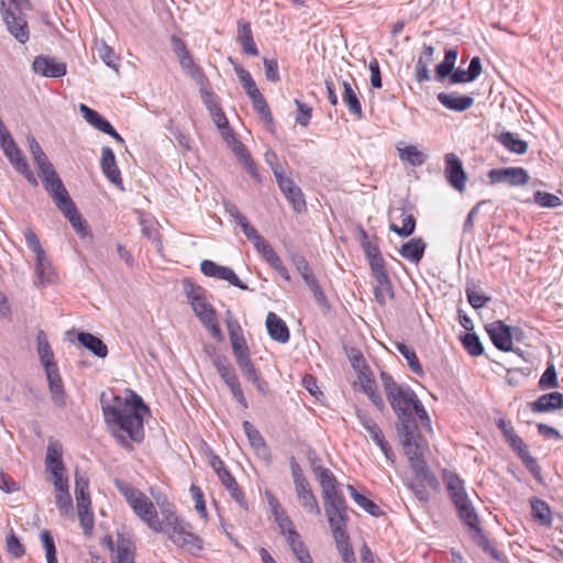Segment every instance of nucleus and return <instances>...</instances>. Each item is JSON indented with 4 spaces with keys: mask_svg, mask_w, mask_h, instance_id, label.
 <instances>
[{
    "mask_svg": "<svg viewBox=\"0 0 563 563\" xmlns=\"http://www.w3.org/2000/svg\"><path fill=\"white\" fill-rule=\"evenodd\" d=\"M35 273L41 284L51 283L53 280L54 272L51 263L46 258V254L44 256H40L35 261Z\"/></svg>",
    "mask_w": 563,
    "mask_h": 563,
    "instance_id": "nucleus-46",
    "label": "nucleus"
},
{
    "mask_svg": "<svg viewBox=\"0 0 563 563\" xmlns=\"http://www.w3.org/2000/svg\"><path fill=\"white\" fill-rule=\"evenodd\" d=\"M485 329L496 349L503 352L514 351L510 325H507L504 321L497 320L488 323Z\"/></svg>",
    "mask_w": 563,
    "mask_h": 563,
    "instance_id": "nucleus-15",
    "label": "nucleus"
},
{
    "mask_svg": "<svg viewBox=\"0 0 563 563\" xmlns=\"http://www.w3.org/2000/svg\"><path fill=\"white\" fill-rule=\"evenodd\" d=\"M77 340L84 347L89 350L93 355L100 358H104L108 355L107 345L98 336L81 331L77 334Z\"/></svg>",
    "mask_w": 563,
    "mask_h": 563,
    "instance_id": "nucleus-24",
    "label": "nucleus"
},
{
    "mask_svg": "<svg viewBox=\"0 0 563 563\" xmlns=\"http://www.w3.org/2000/svg\"><path fill=\"white\" fill-rule=\"evenodd\" d=\"M444 483L446 485V489L449 492L450 498L455 506L457 515L462 522L470 529L473 539L482 548V550L489 554L494 560L498 562H503L505 555L496 550L494 545L490 543L488 538L484 534L481 526L478 516L475 511V508L472 505V501L465 490L464 482L460 478L459 475L454 473H445Z\"/></svg>",
    "mask_w": 563,
    "mask_h": 563,
    "instance_id": "nucleus-2",
    "label": "nucleus"
},
{
    "mask_svg": "<svg viewBox=\"0 0 563 563\" xmlns=\"http://www.w3.org/2000/svg\"><path fill=\"white\" fill-rule=\"evenodd\" d=\"M397 430L415 475L421 477L430 488L438 489L439 482L423 460L427 444L418 430L417 422L397 426Z\"/></svg>",
    "mask_w": 563,
    "mask_h": 563,
    "instance_id": "nucleus-3",
    "label": "nucleus"
},
{
    "mask_svg": "<svg viewBox=\"0 0 563 563\" xmlns=\"http://www.w3.org/2000/svg\"><path fill=\"white\" fill-rule=\"evenodd\" d=\"M44 188L51 195L64 187V184L57 175L55 168L41 175Z\"/></svg>",
    "mask_w": 563,
    "mask_h": 563,
    "instance_id": "nucleus-56",
    "label": "nucleus"
},
{
    "mask_svg": "<svg viewBox=\"0 0 563 563\" xmlns=\"http://www.w3.org/2000/svg\"><path fill=\"white\" fill-rule=\"evenodd\" d=\"M478 288L479 286L474 282H468L465 288L467 301L475 310L483 308L492 299L489 296L478 294Z\"/></svg>",
    "mask_w": 563,
    "mask_h": 563,
    "instance_id": "nucleus-40",
    "label": "nucleus"
},
{
    "mask_svg": "<svg viewBox=\"0 0 563 563\" xmlns=\"http://www.w3.org/2000/svg\"><path fill=\"white\" fill-rule=\"evenodd\" d=\"M235 73L243 88L246 90L247 96L254 95L258 91L255 81L253 80L251 74L247 70L238 66L235 67Z\"/></svg>",
    "mask_w": 563,
    "mask_h": 563,
    "instance_id": "nucleus-62",
    "label": "nucleus"
},
{
    "mask_svg": "<svg viewBox=\"0 0 563 563\" xmlns=\"http://www.w3.org/2000/svg\"><path fill=\"white\" fill-rule=\"evenodd\" d=\"M430 487L421 477L416 475V478L410 484V489L413 495L422 503H427L430 499V494L427 489Z\"/></svg>",
    "mask_w": 563,
    "mask_h": 563,
    "instance_id": "nucleus-63",
    "label": "nucleus"
},
{
    "mask_svg": "<svg viewBox=\"0 0 563 563\" xmlns=\"http://www.w3.org/2000/svg\"><path fill=\"white\" fill-rule=\"evenodd\" d=\"M230 136L232 139V144H231L232 152L235 154L239 162L246 167L247 172L253 177H255L256 168L254 166V163L252 161V157H251L246 146L242 142L236 140L235 136L233 135V133H230Z\"/></svg>",
    "mask_w": 563,
    "mask_h": 563,
    "instance_id": "nucleus-30",
    "label": "nucleus"
},
{
    "mask_svg": "<svg viewBox=\"0 0 563 563\" xmlns=\"http://www.w3.org/2000/svg\"><path fill=\"white\" fill-rule=\"evenodd\" d=\"M287 542L300 563H313L309 551L300 540V536L295 529H290L289 536H287Z\"/></svg>",
    "mask_w": 563,
    "mask_h": 563,
    "instance_id": "nucleus-29",
    "label": "nucleus"
},
{
    "mask_svg": "<svg viewBox=\"0 0 563 563\" xmlns=\"http://www.w3.org/2000/svg\"><path fill=\"white\" fill-rule=\"evenodd\" d=\"M162 515L163 530L158 533L167 534L174 544L189 552L195 553L202 550V540L191 532L190 523L183 520L175 511L168 508H162Z\"/></svg>",
    "mask_w": 563,
    "mask_h": 563,
    "instance_id": "nucleus-5",
    "label": "nucleus"
},
{
    "mask_svg": "<svg viewBox=\"0 0 563 563\" xmlns=\"http://www.w3.org/2000/svg\"><path fill=\"white\" fill-rule=\"evenodd\" d=\"M217 279L227 280L232 286H235L242 290H246L247 286L236 276L233 269L227 266H219V269L217 272V276L214 277Z\"/></svg>",
    "mask_w": 563,
    "mask_h": 563,
    "instance_id": "nucleus-53",
    "label": "nucleus"
},
{
    "mask_svg": "<svg viewBox=\"0 0 563 563\" xmlns=\"http://www.w3.org/2000/svg\"><path fill=\"white\" fill-rule=\"evenodd\" d=\"M324 512L331 528L333 538L349 536L346 533V522L349 520V507L346 500L324 505Z\"/></svg>",
    "mask_w": 563,
    "mask_h": 563,
    "instance_id": "nucleus-10",
    "label": "nucleus"
},
{
    "mask_svg": "<svg viewBox=\"0 0 563 563\" xmlns=\"http://www.w3.org/2000/svg\"><path fill=\"white\" fill-rule=\"evenodd\" d=\"M32 70L45 78H62L67 74V66L54 57L38 55L32 63Z\"/></svg>",
    "mask_w": 563,
    "mask_h": 563,
    "instance_id": "nucleus-13",
    "label": "nucleus"
},
{
    "mask_svg": "<svg viewBox=\"0 0 563 563\" xmlns=\"http://www.w3.org/2000/svg\"><path fill=\"white\" fill-rule=\"evenodd\" d=\"M362 389L377 409L383 410L385 408L384 400L377 391L376 384L373 379L366 378L362 384Z\"/></svg>",
    "mask_w": 563,
    "mask_h": 563,
    "instance_id": "nucleus-52",
    "label": "nucleus"
},
{
    "mask_svg": "<svg viewBox=\"0 0 563 563\" xmlns=\"http://www.w3.org/2000/svg\"><path fill=\"white\" fill-rule=\"evenodd\" d=\"M445 177L448 183L457 191L465 189L466 174L461 158L454 153H448L444 156Z\"/></svg>",
    "mask_w": 563,
    "mask_h": 563,
    "instance_id": "nucleus-14",
    "label": "nucleus"
},
{
    "mask_svg": "<svg viewBox=\"0 0 563 563\" xmlns=\"http://www.w3.org/2000/svg\"><path fill=\"white\" fill-rule=\"evenodd\" d=\"M238 224L241 227L243 233L245 236L253 243V245L256 247L260 244H263L265 239L257 232V230L250 224L246 217L242 218Z\"/></svg>",
    "mask_w": 563,
    "mask_h": 563,
    "instance_id": "nucleus-58",
    "label": "nucleus"
},
{
    "mask_svg": "<svg viewBox=\"0 0 563 563\" xmlns=\"http://www.w3.org/2000/svg\"><path fill=\"white\" fill-rule=\"evenodd\" d=\"M284 195L297 212H300L302 209L306 208L303 194L298 186L294 187L291 190Z\"/></svg>",
    "mask_w": 563,
    "mask_h": 563,
    "instance_id": "nucleus-64",
    "label": "nucleus"
},
{
    "mask_svg": "<svg viewBox=\"0 0 563 563\" xmlns=\"http://www.w3.org/2000/svg\"><path fill=\"white\" fill-rule=\"evenodd\" d=\"M463 347L472 355L479 356L484 353V346L475 333H466L461 338Z\"/></svg>",
    "mask_w": 563,
    "mask_h": 563,
    "instance_id": "nucleus-49",
    "label": "nucleus"
},
{
    "mask_svg": "<svg viewBox=\"0 0 563 563\" xmlns=\"http://www.w3.org/2000/svg\"><path fill=\"white\" fill-rule=\"evenodd\" d=\"M538 386L541 390L552 389L559 386L558 374L553 363L548 362V366L541 375Z\"/></svg>",
    "mask_w": 563,
    "mask_h": 563,
    "instance_id": "nucleus-47",
    "label": "nucleus"
},
{
    "mask_svg": "<svg viewBox=\"0 0 563 563\" xmlns=\"http://www.w3.org/2000/svg\"><path fill=\"white\" fill-rule=\"evenodd\" d=\"M396 349L407 361L410 371L413 374L421 376L423 374V369H422V366L418 360V356H417L415 350L407 346L402 342H397Z\"/></svg>",
    "mask_w": 563,
    "mask_h": 563,
    "instance_id": "nucleus-37",
    "label": "nucleus"
},
{
    "mask_svg": "<svg viewBox=\"0 0 563 563\" xmlns=\"http://www.w3.org/2000/svg\"><path fill=\"white\" fill-rule=\"evenodd\" d=\"M266 329L269 336L279 343L289 341V330L285 321L275 312H268L266 317Z\"/></svg>",
    "mask_w": 563,
    "mask_h": 563,
    "instance_id": "nucleus-21",
    "label": "nucleus"
},
{
    "mask_svg": "<svg viewBox=\"0 0 563 563\" xmlns=\"http://www.w3.org/2000/svg\"><path fill=\"white\" fill-rule=\"evenodd\" d=\"M243 430L253 448H255L257 451H264L265 453L267 452L264 438L250 421L243 422Z\"/></svg>",
    "mask_w": 563,
    "mask_h": 563,
    "instance_id": "nucleus-44",
    "label": "nucleus"
},
{
    "mask_svg": "<svg viewBox=\"0 0 563 563\" xmlns=\"http://www.w3.org/2000/svg\"><path fill=\"white\" fill-rule=\"evenodd\" d=\"M533 199L536 203L543 208H556L562 206V200L560 197L545 191H536Z\"/></svg>",
    "mask_w": 563,
    "mask_h": 563,
    "instance_id": "nucleus-54",
    "label": "nucleus"
},
{
    "mask_svg": "<svg viewBox=\"0 0 563 563\" xmlns=\"http://www.w3.org/2000/svg\"><path fill=\"white\" fill-rule=\"evenodd\" d=\"M96 47L100 59L115 73H119L118 55L103 40L96 41Z\"/></svg>",
    "mask_w": 563,
    "mask_h": 563,
    "instance_id": "nucleus-36",
    "label": "nucleus"
},
{
    "mask_svg": "<svg viewBox=\"0 0 563 563\" xmlns=\"http://www.w3.org/2000/svg\"><path fill=\"white\" fill-rule=\"evenodd\" d=\"M113 563H134V547L129 539L121 534L118 537Z\"/></svg>",
    "mask_w": 563,
    "mask_h": 563,
    "instance_id": "nucleus-32",
    "label": "nucleus"
},
{
    "mask_svg": "<svg viewBox=\"0 0 563 563\" xmlns=\"http://www.w3.org/2000/svg\"><path fill=\"white\" fill-rule=\"evenodd\" d=\"M37 353L45 372H49L57 367L54 361V353L46 339L44 331L40 330L37 334Z\"/></svg>",
    "mask_w": 563,
    "mask_h": 563,
    "instance_id": "nucleus-26",
    "label": "nucleus"
},
{
    "mask_svg": "<svg viewBox=\"0 0 563 563\" xmlns=\"http://www.w3.org/2000/svg\"><path fill=\"white\" fill-rule=\"evenodd\" d=\"M347 490L352 497V499L361 507L363 508L365 511H367L368 514L373 515V516H379L380 515V509L379 507L374 503L372 501L371 499H368L367 497H365L364 495H362L361 493H358L354 486L352 485H347Z\"/></svg>",
    "mask_w": 563,
    "mask_h": 563,
    "instance_id": "nucleus-41",
    "label": "nucleus"
},
{
    "mask_svg": "<svg viewBox=\"0 0 563 563\" xmlns=\"http://www.w3.org/2000/svg\"><path fill=\"white\" fill-rule=\"evenodd\" d=\"M426 246L421 238L411 239L401 245L399 253L404 258L417 264L423 257Z\"/></svg>",
    "mask_w": 563,
    "mask_h": 563,
    "instance_id": "nucleus-25",
    "label": "nucleus"
},
{
    "mask_svg": "<svg viewBox=\"0 0 563 563\" xmlns=\"http://www.w3.org/2000/svg\"><path fill=\"white\" fill-rule=\"evenodd\" d=\"M401 227L397 225L396 223H390L389 229L390 231L397 233L399 236L408 238L410 236L416 229V218L411 213H406L405 211H401Z\"/></svg>",
    "mask_w": 563,
    "mask_h": 563,
    "instance_id": "nucleus-39",
    "label": "nucleus"
},
{
    "mask_svg": "<svg viewBox=\"0 0 563 563\" xmlns=\"http://www.w3.org/2000/svg\"><path fill=\"white\" fill-rule=\"evenodd\" d=\"M45 374L54 405H56L59 408L65 407L66 393L58 368L56 367L54 369H51L49 372H45Z\"/></svg>",
    "mask_w": 563,
    "mask_h": 563,
    "instance_id": "nucleus-22",
    "label": "nucleus"
},
{
    "mask_svg": "<svg viewBox=\"0 0 563 563\" xmlns=\"http://www.w3.org/2000/svg\"><path fill=\"white\" fill-rule=\"evenodd\" d=\"M376 280V285L374 287V296H375V300L380 305V306H384L386 303V298L387 297H390L393 298L394 297V291H393V285H391V282L389 279V277H385V280L380 282V278L378 279H375Z\"/></svg>",
    "mask_w": 563,
    "mask_h": 563,
    "instance_id": "nucleus-45",
    "label": "nucleus"
},
{
    "mask_svg": "<svg viewBox=\"0 0 563 563\" xmlns=\"http://www.w3.org/2000/svg\"><path fill=\"white\" fill-rule=\"evenodd\" d=\"M492 184H508L509 186H523L529 183L530 176L522 167L494 168L488 172Z\"/></svg>",
    "mask_w": 563,
    "mask_h": 563,
    "instance_id": "nucleus-12",
    "label": "nucleus"
},
{
    "mask_svg": "<svg viewBox=\"0 0 563 563\" xmlns=\"http://www.w3.org/2000/svg\"><path fill=\"white\" fill-rule=\"evenodd\" d=\"M63 451L59 443H49L47 446L45 463L46 470L51 474L54 472L64 473L65 465L63 463Z\"/></svg>",
    "mask_w": 563,
    "mask_h": 563,
    "instance_id": "nucleus-28",
    "label": "nucleus"
},
{
    "mask_svg": "<svg viewBox=\"0 0 563 563\" xmlns=\"http://www.w3.org/2000/svg\"><path fill=\"white\" fill-rule=\"evenodd\" d=\"M343 86V93H342V100L349 108V111L356 115L358 119L363 117L362 106L361 101L358 99L357 93L353 89L352 85L347 81H342Z\"/></svg>",
    "mask_w": 563,
    "mask_h": 563,
    "instance_id": "nucleus-31",
    "label": "nucleus"
},
{
    "mask_svg": "<svg viewBox=\"0 0 563 563\" xmlns=\"http://www.w3.org/2000/svg\"><path fill=\"white\" fill-rule=\"evenodd\" d=\"M205 103L209 109L216 125L221 130L229 129L228 119L219 106L208 100L207 98H205Z\"/></svg>",
    "mask_w": 563,
    "mask_h": 563,
    "instance_id": "nucleus-60",
    "label": "nucleus"
},
{
    "mask_svg": "<svg viewBox=\"0 0 563 563\" xmlns=\"http://www.w3.org/2000/svg\"><path fill=\"white\" fill-rule=\"evenodd\" d=\"M533 412H549L563 408V394L559 391H551L541 395L530 404Z\"/></svg>",
    "mask_w": 563,
    "mask_h": 563,
    "instance_id": "nucleus-19",
    "label": "nucleus"
},
{
    "mask_svg": "<svg viewBox=\"0 0 563 563\" xmlns=\"http://www.w3.org/2000/svg\"><path fill=\"white\" fill-rule=\"evenodd\" d=\"M49 196L63 214L69 213L76 207L65 186Z\"/></svg>",
    "mask_w": 563,
    "mask_h": 563,
    "instance_id": "nucleus-42",
    "label": "nucleus"
},
{
    "mask_svg": "<svg viewBox=\"0 0 563 563\" xmlns=\"http://www.w3.org/2000/svg\"><path fill=\"white\" fill-rule=\"evenodd\" d=\"M357 419L363 428L368 432L372 440L375 442H382L384 439L383 432L377 423L365 413H357Z\"/></svg>",
    "mask_w": 563,
    "mask_h": 563,
    "instance_id": "nucleus-48",
    "label": "nucleus"
},
{
    "mask_svg": "<svg viewBox=\"0 0 563 563\" xmlns=\"http://www.w3.org/2000/svg\"><path fill=\"white\" fill-rule=\"evenodd\" d=\"M292 261H294V265L296 266L298 273L301 275L306 285L308 287L314 286V284H317L318 280L314 277V275H313L308 262L305 260V257L301 255H295Z\"/></svg>",
    "mask_w": 563,
    "mask_h": 563,
    "instance_id": "nucleus-43",
    "label": "nucleus"
},
{
    "mask_svg": "<svg viewBox=\"0 0 563 563\" xmlns=\"http://www.w3.org/2000/svg\"><path fill=\"white\" fill-rule=\"evenodd\" d=\"M32 11L30 0H0L2 20L11 35H29L27 12Z\"/></svg>",
    "mask_w": 563,
    "mask_h": 563,
    "instance_id": "nucleus-7",
    "label": "nucleus"
},
{
    "mask_svg": "<svg viewBox=\"0 0 563 563\" xmlns=\"http://www.w3.org/2000/svg\"><path fill=\"white\" fill-rule=\"evenodd\" d=\"M185 292L191 308L199 319L202 321H211L210 317L216 314V310L206 299L205 289L194 284H185Z\"/></svg>",
    "mask_w": 563,
    "mask_h": 563,
    "instance_id": "nucleus-11",
    "label": "nucleus"
},
{
    "mask_svg": "<svg viewBox=\"0 0 563 563\" xmlns=\"http://www.w3.org/2000/svg\"><path fill=\"white\" fill-rule=\"evenodd\" d=\"M227 328L235 360L250 356V349L239 321L233 318L227 319Z\"/></svg>",
    "mask_w": 563,
    "mask_h": 563,
    "instance_id": "nucleus-16",
    "label": "nucleus"
},
{
    "mask_svg": "<svg viewBox=\"0 0 563 563\" xmlns=\"http://www.w3.org/2000/svg\"><path fill=\"white\" fill-rule=\"evenodd\" d=\"M312 468L320 483L324 505L345 500L343 493L340 490L339 482L330 470L314 464Z\"/></svg>",
    "mask_w": 563,
    "mask_h": 563,
    "instance_id": "nucleus-9",
    "label": "nucleus"
},
{
    "mask_svg": "<svg viewBox=\"0 0 563 563\" xmlns=\"http://www.w3.org/2000/svg\"><path fill=\"white\" fill-rule=\"evenodd\" d=\"M211 466L216 471L219 476V479L225 487L234 486L235 478L231 475V473L225 468L224 463L220 460L219 456H213L211 460Z\"/></svg>",
    "mask_w": 563,
    "mask_h": 563,
    "instance_id": "nucleus-51",
    "label": "nucleus"
},
{
    "mask_svg": "<svg viewBox=\"0 0 563 563\" xmlns=\"http://www.w3.org/2000/svg\"><path fill=\"white\" fill-rule=\"evenodd\" d=\"M252 100V103H253V108L258 112L261 119L265 122V123H271L273 118H272V113L269 111V108L266 103V100L265 98L263 97V95L260 92V90L257 92H255L254 95H251L249 96Z\"/></svg>",
    "mask_w": 563,
    "mask_h": 563,
    "instance_id": "nucleus-50",
    "label": "nucleus"
},
{
    "mask_svg": "<svg viewBox=\"0 0 563 563\" xmlns=\"http://www.w3.org/2000/svg\"><path fill=\"white\" fill-rule=\"evenodd\" d=\"M100 166L107 179L122 189L121 173L117 165L114 153L109 146L101 148Z\"/></svg>",
    "mask_w": 563,
    "mask_h": 563,
    "instance_id": "nucleus-17",
    "label": "nucleus"
},
{
    "mask_svg": "<svg viewBox=\"0 0 563 563\" xmlns=\"http://www.w3.org/2000/svg\"><path fill=\"white\" fill-rule=\"evenodd\" d=\"M510 448L517 453L523 465L527 470L534 476L540 473V466L537 460L530 454L528 446L525 444L523 440L518 437H512L511 441L508 442Z\"/></svg>",
    "mask_w": 563,
    "mask_h": 563,
    "instance_id": "nucleus-18",
    "label": "nucleus"
},
{
    "mask_svg": "<svg viewBox=\"0 0 563 563\" xmlns=\"http://www.w3.org/2000/svg\"><path fill=\"white\" fill-rule=\"evenodd\" d=\"M114 485L123 495L134 514L144 521L150 529L155 532L163 530V522L158 518L156 507L150 497L123 481L115 479Z\"/></svg>",
    "mask_w": 563,
    "mask_h": 563,
    "instance_id": "nucleus-6",
    "label": "nucleus"
},
{
    "mask_svg": "<svg viewBox=\"0 0 563 563\" xmlns=\"http://www.w3.org/2000/svg\"><path fill=\"white\" fill-rule=\"evenodd\" d=\"M336 543V548L341 554V558L344 563H356L354 552L349 543V536H344L341 538H334Z\"/></svg>",
    "mask_w": 563,
    "mask_h": 563,
    "instance_id": "nucleus-59",
    "label": "nucleus"
},
{
    "mask_svg": "<svg viewBox=\"0 0 563 563\" xmlns=\"http://www.w3.org/2000/svg\"><path fill=\"white\" fill-rule=\"evenodd\" d=\"M532 517L542 526L550 527L552 523L549 505L539 498L531 500Z\"/></svg>",
    "mask_w": 563,
    "mask_h": 563,
    "instance_id": "nucleus-34",
    "label": "nucleus"
},
{
    "mask_svg": "<svg viewBox=\"0 0 563 563\" xmlns=\"http://www.w3.org/2000/svg\"><path fill=\"white\" fill-rule=\"evenodd\" d=\"M41 541L46 551L47 563H58L54 539L48 530L41 532Z\"/></svg>",
    "mask_w": 563,
    "mask_h": 563,
    "instance_id": "nucleus-55",
    "label": "nucleus"
},
{
    "mask_svg": "<svg viewBox=\"0 0 563 563\" xmlns=\"http://www.w3.org/2000/svg\"><path fill=\"white\" fill-rule=\"evenodd\" d=\"M128 396L108 395L101 393L100 405L107 424L112 429L113 435L126 448L132 449L124 435L135 442H141L144 437L143 417L141 410L146 411L143 399L133 390L128 389Z\"/></svg>",
    "mask_w": 563,
    "mask_h": 563,
    "instance_id": "nucleus-1",
    "label": "nucleus"
},
{
    "mask_svg": "<svg viewBox=\"0 0 563 563\" xmlns=\"http://www.w3.org/2000/svg\"><path fill=\"white\" fill-rule=\"evenodd\" d=\"M255 249L273 268L282 262L280 257L266 240Z\"/></svg>",
    "mask_w": 563,
    "mask_h": 563,
    "instance_id": "nucleus-61",
    "label": "nucleus"
},
{
    "mask_svg": "<svg viewBox=\"0 0 563 563\" xmlns=\"http://www.w3.org/2000/svg\"><path fill=\"white\" fill-rule=\"evenodd\" d=\"M184 73L195 80L199 86H203L205 76L201 68L194 62L191 55H188L178 60Z\"/></svg>",
    "mask_w": 563,
    "mask_h": 563,
    "instance_id": "nucleus-38",
    "label": "nucleus"
},
{
    "mask_svg": "<svg viewBox=\"0 0 563 563\" xmlns=\"http://www.w3.org/2000/svg\"><path fill=\"white\" fill-rule=\"evenodd\" d=\"M399 159L413 167H418L424 164L427 155L418 150L415 145H408L405 147L397 146Z\"/></svg>",
    "mask_w": 563,
    "mask_h": 563,
    "instance_id": "nucleus-33",
    "label": "nucleus"
},
{
    "mask_svg": "<svg viewBox=\"0 0 563 563\" xmlns=\"http://www.w3.org/2000/svg\"><path fill=\"white\" fill-rule=\"evenodd\" d=\"M438 100L446 109L457 112L467 110L474 103L473 97L461 96L456 92H440Z\"/></svg>",
    "mask_w": 563,
    "mask_h": 563,
    "instance_id": "nucleus-20",
    "label": "nucleus"
},
{
    "mask_svg": "<svg viewBox=\"0 0 563 563\" xmlns=\"http://www.w3.org/2000/svg\"><path fill=\"white\" fill-rule=\"evenodd\" d=\"M0 147L2 148L5 157L12 164L14 169L21 175H23L31 185L37 186V179L34 173L31 170L22 152L16 146L12 136L5 139L4 141H1Z\"/></svg>",
    "mask_w": 563,
    "mask_h": 563,
    "instance_id": "nucleus-8",
    "label": "nucleus"
},
{
    "mask_svg": "<svg viewBox=\"0 0 563 563\" xmlns=\"http://www.w3.org/2000/svg\"><path fill=\"white\" fill-rule=\"evenodd\" d=\"M212 364L217 368L218 374L220 375L221 379L224 382L225 385L239 379L234 368L227 361L225 357L216 355L212 357Z\"/></svg>",
    "mask_w": 563,
    "mask_h": 563,
    "instance_id": "nucleus-35",
    "label": "nucleus"
},
{
    "mask_svg": "<svg viewBox=\"0 0 563 563\" xmlns=\"http://www.w3.org/2000/svg\"><path fill=\"white\" fill-rule=\"evenodd\" d=\"M68 221L70 222L71 227L75 229V231L81 236L85 238L88 235L87 224L86 221L81 218V216L78 213L77 208L75 207L69 211V213L64 214Z\"/></svg>",
    "mask_w": 563,
    "mask_h": 563,
    "instance_id": "nucleus-57",
    "label": "nucleus"
},
{
    "mask_svg": "<svg viewBox=\"0 0 563 563\" xmlns=\"http://www.w3.org/2000/svg\"><path fill=\"white\" fill-rule=\"evenodd\" d=\"M295 490L300 505L308 511L314 515H320L321 509L317 498L310 487L309 482L299 483L295 485Z\"/></svg>",
    "mask_w": 563,
    "mask_h": 563,
    "instance_id": "nucleus-23",
    "label": "nucleus"
},
{
    "mask_svg": "<svg viewBox=\"0 0 563 563\" xmlns=\"http://www.w3.org/2000/svg\"><path fill=\"white\" fill-rule=\"evenodd\" d=\"M495 139L511 153L523 155L528 152V143L511 132H501Z\"/></svg>",
    "mask_w": 563,
    "mask_h": 563,
    "instance_id": "nucleus-27",
    "label": "nucleus"
},
{
    "mask_svg": "<svg viewBox=\"0 0 563 563\" xmlns=\"http://www.w3.org/2000/svg\"><path fill=\"white\" fill-rule=\"evenodd\" d=\"M380 380L387 400L397 416V426L416 422L411 409L418 399V396L413 389L408 385L396 383L391 375L386 372L380 373Z\"/></svg>",
    "mask_w": 563,
    "mask_h": 563,
    "instance_id": "nucleus-4",
    "label": "nucleus"
}]
</instances>
